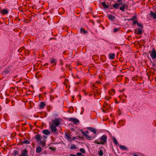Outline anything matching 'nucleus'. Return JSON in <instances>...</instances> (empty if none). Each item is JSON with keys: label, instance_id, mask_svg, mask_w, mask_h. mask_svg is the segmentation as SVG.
<instances>
[{"label": "nucleus", "instance_id": "nucleus-20", "mask_svg": "<svg viewBox=\"0 0 156 156\" xmlns=\"http://www.w3.org/2000/svg\"><path fill=\"white\" fill-rule=\"evenodd\" d=\"M101 4L104 8L108 9V6L105 4V2H102Z\"/></svg>", "mask_w": 156, "mask_h": 156}, {"label": "nucleus", "instance_id": "nucleus-60", "mask_svg": "<svg viewBox=\"0 0 156 156\" xmlns=\"http://www.w3.org/2000/svg\"><path fill=\"white\" fill-rule=\"evenodd\" d=\"M1 154V153L0 152V154Z\"/></svg>", "mask_w": 156, "mask_h": 156}, {"label": "nucleus", "instance_id": "nucleus-19", "mask_svg": "<svg viewBox=\"0 0 156 156\" xmlns=\"http://www.w3.org/2000/svg\"><path fill=\"white\" fill-rule=\"evenodd\" d=\"M80 30L81 33H83L84 34H87L88 32L87 30H85L83 28H81Z\"/></svg>", "mask_w": 156, "mask_h": 156}, {"label": "nucleus", "instance_id": "nucleus-23", "mask_svg": "<svg viewBox=\"0 0 156 156\" xmlns=\"http://www.w3.org/2000/svg\"><path fill=\"white\" fill-rule=\"evenodd\" d=\"M126 7V5L124 4L122 6L120 7L119 8V9L120 10H121L122 12H123L124 11L125 8Z\"/></svg>", "mask_w": 156, "mask_h": 156}, {"label": "nucleus", "instance_id": "nucleus-1", "mask_svg": "<svg viewBox=\"0 0 156 156\" xmlns=\"http://www.w3.org/2000/svg\"><path fill=\"white\" fill-rule=\"evenodd\" d=\"M80 131L81 133L85 136L86 138L88 140H93L94 137V136H90L89 135H88L87 134H86L85 132H84L83 130H80Z\"/></svg>", "mask_w": 156, "mask_h": 156}, {"label": "nucleus", "instance_id": "nucleus-53", "mask_svg": "<svg viewBox=\"0 0 156 156\" xmlns=\"http://www.w3.org/2000/svg\"><path fill=\"white\" fill-rule=\"evenodd\" d=\"M19 156H23L22 155V154H21Z\"/></svg>", "mask_w": 156, "mask_h": 156}, {"label": "nucleus", "instance_id": "nucleus-35", "mask_svg": "<svg viewBox=\"0 0 156 156\" xmlns=\"http://www.w3.org/2000/svg\"><path fill=\"white\" fill-rule=\"evenodd\" d=\"M137 25L138 27H140L141 28V29H142L143 28V26L140 23H137Z\"/></svg>", "mask_w": 156, "mask_h": 156}, {"label": "nucleus", "instance_id": "nucleus-42", "mask_svg": "<svg viewBox=\"0 0 156 156\" xmlns=\"http://www.w3.org/2000/svg\"><path fill=\"white\" fill-rule=\"evenodd\" d=\"M99 94V93L98 92H97V93L95 94H94V96H95L96 97L97 96V95H98Z\"/></svg>", "mask_w": 156, "mask_h": 156}, {"label": "nucleus", "instance_id": "nucleus-9", "mask_svg": "<svg viewBox=\"0 0 156 156\" xmlns=\"http://www.w3.org/2000/svg\"><path fill=\"white\" fill-rule=\"evenodd\" d=\"M35 138L37 141H40L41 139V136L39 134H37L35 136Z\"/></svg>", "mask_w": 156, "mask_h": 156}, {"label": "nucleus", "instance_id": "nucleus-43", "mask_svg": "<svg viewBox=\"0 0 156 156\" xmlns=\"http://www.w3.org/2000/svg\"><path fill=\"white\" fill-rule=\"evenodd\" d=\"M85 133L86 134H89V132L88 131L86 130Z\"/></svg>", "mask_w": 156, "mask_h": 156}, {"label": "nucleus", "instance_id": "nucleus-28", "mask_svg": "<svg viewBox=\"0 0 156 156\" xmlns=\"http://www.w3.org/2000/svg\"><path fill=\"white\" fill-rule=\"evenodd\" d=\"M113 139L114 142L115 144L116 145H119V143L116 139L115 138V137H113Z\"/></svg>", "mask_w": 156, "mask_h": 156}, {"label": "nucleus", "instance_id": "nucleus-27", "mask_svg": "<svg viewBox=\"0 0 156 156\" xmlns=\"http://www.w3.org/2000/svg\"><path fill=\"white\" fill-rule=\"evenodd\" d=\"M70 148L71 150L76 149V147L75 145L72 144L70 146Z\"/></svg>", "mask_w": 156, "mask_h": 156}, {"label": "nucleus", "instance_id": "nucleus-4", "mask_svg": "<svg viewBox=\"0 0 156 156\" xmlns=\"http://www.w3.org/2000/svg\"><path fill=\"white\" fill-rule=\"evenodd\" d=\"M49 125L50 126V129L52 132L55 133L57 131V129L55 126L51 123H49Z\"/></svg>", "mask_w": 156, "mask_h": 156}, {"label": "nucleus", "instance_id": "nucleus-24", "mask_svg": "<svg viewBox=\"0 0 156 156\" xmlns=\"http://www.w3.org/2000/svg\"><path fill=\"white\" fill-rule=\"evenodd\" d=\"M1 12L3 14L5 15L8 13V12L7 10L5 9H3L2 11Z\"/></svg>", "mask_w": 156, "mask_h": 156}, {"label": "nucleus", "instance_id": "nucleus-34", "mask_svg": "<svg viewBox=\"0 0 156 156\" xmlns=\"http://www.w3.org/2000/svg\"><path fill=\"white\" fill-rule=\"evenodd\" d=\"M40 142L41 144H42L43 147H44L45 146V143L44 141H42L41 140L40 141Z\"/></svg>", "mask_w": 156, "mask_h": 156}, {"label": "nucleus", "instance_id": "nucleus-31", "mask_svg": "<svg viewBox=\"0 0 156 156\" xmlns=\"http://www.w3.org/2000/svg\"><path fill=\"white\" fill-rule=\"evenodd\" d=\"M136 19H137V17L136 16H133V17L131 19H129L128 20L132 21V20H134Z\"/></svg>", "mask_w": 156, "mask_h": 156}, {"label": "nucleus", "instance_id": "nucleus-47", "mask_svg": "<svg viewBox=\"0 0 156 156\" xmlns=\"http://www.w3.org/2000/svg\"><path fill=\"white\" fill-rule=\"evenodd\" d=\"M43 138H44L45 139H46V138H47V136H44V135L43 136Z\"/></svg>", "mask_w": 156, "mask_h": 156}, {"label": "nucleus", "instance_id": "nucleus-36", "mask_svg": "<svg viewBox=\"0 0 156 156\" xmlns=\"http://www.w3.org/2000/svg\"><path fill=\"white\" fill-rule=\"evenodd\" d=\"M117 2L119 3L118 4H119L120 5H121L122 4V0H117Z\"/></svg>", "mask_w": 156, "mask_h": 156}, {"label": "nucleus", "instance_id": "nucleus-54", "mask_svg": "<svg viewBox=\"0 0 156 156\" xmlns=\"http://www.w3.org/2000/svg\"><path fill=\"white\" fill-rule=\"evenodd\" d=\"M74 97V96H73V97H72L73 99Z\"/></svg>", "mask_w": 156, "mask_h": 156}, {"label": "nucleus", "instance_id": "nucleus-14", "mask_svg": "<svg viewBox=\"0 0 156 156\" xmlns=\"http://www.w3.org/2000/svg\"><path fill=\"white\" fill-rule=\"evenodd\" d=\"M42 133L46 135H49L50 134L49 131L48 129H44L42 131Z\"/></svg>", "mask_w": 156, "mask_h": 156}, {"label": "nucleus", "instance_id": "nucleus-56", "mask_svg": "<svg viewBox=\"0 0 156 156\" xmlns=\"http://www.w3.org/2000/svg\"><path fill=\"white\" fill-rule=\"evenodd\" d=\"M16 77V76H15L14 78H15V77Z\"/></svg>", "mask_w": 156, "mask_h": 156}, {"label": "nucleus", "instance_id": "nucleus-50", "mask_svg": "<svg viewBox=\"0 0 156 156\" xmlns=\"http://www.w3.org/2000/svg\"><path fill=\"white\" fill-rule=\"evenodd\" d=\"M92 87H95V85H94V84H93V85H92Z\"/></svg>", "mask_w": 156, "mask_h": 156}, {"label": "nucleus", "instance_id": "nucleus-2", "mask_svg": "<svg viewBox=\"0 0 156 156\" xmlns=\"http://www.w3.org/2000/svg\"><path fill=\"white\" fill-rule=\"evenodd\" d=\"M60 118H55L54 120H52L53 124L56 126H58L60 125Z\"/></svg>", "mask_w": 156, "mask_h": 156}, {"label": "nucleus", "instance_id": "nucleus-45", "mask_svg": "<svg viewBox=\"0 0 156 156\" xmlns=\"http://www.w3.org/2000/svg\"><path fill=\"white\" fill-rule=\"evenodd\" d=\"M83 91L84 93L85 94V95H87V93H86V91H85V90H83Z\"/></svg>", "mask_w": 156, "mask_h": 156}, {"label": "nucleus", "instance_id": "nucleus-48", "mask_svg": "<svg viewBox=\"0 0 156 156\" xmlns=\"http://www.w3.org/2000/svg\"><path fill=\"white\" fill-rule=\"evenodd\" d=\"M79 137V138H81V139H83V137H80V136H79V137Z\"/></svg>", "mask_w": 156, "mask_h": 156}, {"label": "nucleus", "instance_id": "nucleus-12", "mask_svg": "<svg viewBox=\"0 0 156 156\" xmlns=\"http://www.w3.org/2000/svg\"><path fill=\"white\" fill-rule=\"evenodd\" d=\"M108 17L110 20L112 21H114L115 19V16L111 15H108Z\"/></svg>", "mask_w": 156, "mask_h": 156}, {"label": "nucleus", "instance_id": "nucleus-15", "mask_svg": "<svg viewBox=\"0 0 156 156\" xmlns=\"http://www.w3.org/2000/svg\"><path fill=\"white\" fill-rule=\"evenodd\" d=\"M109 58L110 59H113L115 57V54L114 53H110L109 55Z\"/></svg>", "mask_w": 156, "mask_h": 156}, {"label": "nucleus", "instance_id": "nucleus-46", "mask_svg": "<svg viewBox=\"0 0 156 156\" xmlns=\"http://www.w3.org/2000/svg\"><path fill=\"white\" fill-rule=\"evenodd\" d=\"M82 108L83 109V110H82V112L81 113V114H82L83 112V111H84V108Z\"/></svg>", "mask_w": 156, "mask_h": 156}, {"label": "nucleus", "instance_id": "nucleus-10", "mask_svg": "<svg viewBox=\"0 0 156 156\" xmlns=\"http://www.w3.org/2000/svg\"><path fill=\"white\" fill-rule=\"evenodd\" d=\"M150 15L154 19H156V12L155 13L153 11H151L150 12Z\"/></svg>", "mask_w": 156, "mask_h": 156}, {"label": "nucleus", "instance_id": "nucleus-58", "mask_svg": "<svg viewBox=\"0 0 156 156\" xmlns=\"http://www.w3.org/2000/svg\"><path fill=\"white\" fill-rule=\"evenodd\" d=\"M79 96H80V97H81V96H80V95H79Z\"/></svg>", "mask_w": 156, "mask_h": 156}, {"label": "nucleus", "instance_id": "nucleus-44", "mask_svg": "<svg viewBox=\"0 0 156 156\" xmlns=\"http://www.w3.org/2000/svg\"><path fill=\"white\" fill-rule=\"evenodd\" d=\"M48 64H48V63H45V64H44V66H47L48 65Z\"/></svg>", "mask_w": 156, "mask_h": 156}, {"label": "nucleus", "instance_id": "nucleus-29", "mask_svg": "<svg viewBox=\"0 0 156 156\" xmlns=\"http://www.w3.org/2000/svg\"><path fill=\"white\" fill-rule=\"evenodd\" d=\"M94 143L97 144H102V145H104L105 144V143H104L103 142H99L97 140H95L94 141Z\"/></svg>", "mask_w": 156, "mask_h": 156}, {"label": "nucleus", "instance_id": "nucleus-11", "mask_svg": "<svg viewBox=\"0 0 156 156\" xmlns=\"http://www.w3.org/2000/svg\"><path fill=\"white\" fill-rule=\"evenodd\" d=\"M27 149H25L21 152V154L23 156H28L27 155Z\"/></svg>", "mask_w": 156, "mask_h": 156}, {"label": "nucleus", "instance_id": "nucleus-38", "mask_svg": "<svg viewBox=\"0 0 156 156\" xmlns=\"http://www.w3.org/2000/svg\"><path fill=\"white\" fill-rule=\"evenodd\" d=\"M119 30V29L118 28H115L114 29L113 31L115 32H116Z\"/></svg>", "mask_w": 156, "mask_h": 156}, {"label": "nucleus", "instance_id": "nucleus-49", "mask_svg": "<svg viewBox=\"0 0 156 156\" xmlns=\"http://www.w3.org/2000/svg\"><path fill=\"white\" fill-rule=\"evenodd\" d=\"M21 50H22V49H20L18 50V51H21Z\"/></svg>", "mask_w": 156, "mask_h": 156}, {"label": "nucleus", "instance_id": "nucleus-30", "mask_svg": "<svg viewBox=\"0 0 156 156\" xmlns=\"http://www.w3.org/2000/svg\"><path fill=\"white\" fill-rule=\"evenodd\" d=\"M99 155L100 156H102L103 154V151L102 150H100L99 151Z\"/></svg>", "mask_w": 156, "mask_h": 156}, {"label": "nucleus", "instance_id": "nucleus-55", "mask_svg": "<svg viewBox=\"0 0 156 156\" xmlns=\"http://www.w3.org/2000/svg\"><path fill=\"white\" fill-rule=\"evenodd\" d=\"M82 156H85V155H82Z\"/></svg>", "mask_w": 156, "mask_h": 156}, {"label": "nucleus", "instance_id": "nucleus-41", "mask_svg": "<svg viewBox=\"0 0 156 156\" xmlns=\"http://www.w3.org/2000/svg\"><path fill=\"white\" fill-rule=\"evenodd\" d=\"M76 154L79 156H81L82 155V154L81 152H78Z\"/></svg>", "mask_w": 156, "mask_h": 156}, {"label": "nucleus", "instance_id": "nucleus-52", "mask_svg": "<svg viewBox=\"0 0 156 156\" xmlns=\"http://www.w3.org/2000/svg\"><path fill=\"white\" fill-rule=\"evenodd\" d=\"M102 111L103 112H106L105 111V110H104L102 109Z\"/></svg>", "mask_w": 156, "mask_h": 156}, {"label": "nucleus", "instance_id": "nucleus-8", "mask_svg": "<svg viewBox=\"0 0 156 156\" xmlns=\"http://www.w3.org/2000/svg\"><path fill=\"white\" fill-rule=\"evenodd\" d=\"M119 147L120 149L122 151L125 150L128 151V148L125 146L120 145L119 146Z\"/></svg>", "mask_w": 156, "mask_h": 156}, {"label": "nucleus", "instance_id": "nucleus-33", "mask_svg": "<svg viewBox=\"0 0 156 156\" xmlns=\"http://www.w3.org/2000/svg\"><path fill=\"white\" fill-rule=\"evenodd\" d=\"M49 149L54 151H55L56 150V148L55 147H49Z\"/></svg>", "mask_w": 156, "mask_h": 156}, {"label": "nucleus", "instance_id": "nucleus-40", "mask_svg": "<svg viewBox=\"0 0 156 156\" xmlns=\"http://www.w3.org/2000/svg\"><path fill=\"white\" fill-rule=\"evenodd\" d=\"M111 98V97L107 96L105 97V100H108Z\"/></svg>", "mask_w": 156, "mask_h": 156}, {"label": "nucleus", "instance_id": "nucleus-59", "mask_svg": "<svg viewBox=\"0 0 156 156\" xmlns=\"http://www.w3.org/2000/svg\"><path fill=\"white\" fill-rule=\"evenodd\" d=\"M79 96H80V97H81V96H80V95H79Z\"/></svg>", "mask_w": 156, "mask_h": 156}, {"label": "nucleus", "instance_id": "nucleus-51", "mask_svg": "<svg viewBox=\"0 0 156 156\" xmlns=\"http://www.w3.org/2000/svg\"><path fill=\"white\" fill-rule=\"evenodd\" d=\"M133 156H139L138 155H136V154H135V155H133Z\"/></svg>", "mask_w": 156, "mask_h": 156}, {"label": "nucleus", "instance_id": "nucleus-3", "mask_svg": "<svg viewBox=\"0 0 156 156\" xmlns=\"http://www.w3.org/2000/svg\"><path fill=\"white\" fill-rule=\"evenodd\" d=\"M68 119L69 121L73 122L75 124H77L79 122V120L75 118H69Z\"/></svg>", "mask_w": 156, "mask_h": 156}, {"label": "nucleus", "instance_id": "nucleus-13", "mask_svg": "<svg viewBox=\"0 0 156 156\" xmlns=\"http://www.w3.org/2000/svg\"><path fill=\"white\" fill-rule=\"evenodd\" d=\"M108 94L109 95H113L115 94V91L114 89H112L108 91Z\"/></svg>", "mask_w": 156, "mask_h": 156}, {"label": "nucleus", "instance_id": "nucleus-57", "mask_svg": "<svg viewBox=\"0 0 156 156\" xmlns=\"http://www.w3.org/2000/svg\"><path fill=\"white\" fill-rule=\"evenodd\" d=\"M73 138L74 139H75V137H73Z\"/></svg>", "mask_w": 156, "mask_h": 156}, {"label": "nucleus", "instance_id": "nucleus-18", "mask_svg": "<svg viewBox=\"0 0 156 156\" xmlns=\"http://www.w3.org/2000/svg\"><path fill=\"white\" fill-rule=\"evenodd\" d=\"M45 105V104L43 102H41L39 105L40 108H44Z\"/></svg>", "mask_w": 156, "mask_h": 156}, {"label": "nucleus", "instance_id": "nucleus-22", "mask_svg": "<svg viewBox=\"0 0 156 156\" xmlns=\"http://www.w3.org/2000/svg\"><path fill=\"white\" fill-rule=\"evenodd\" d=\"M9 71L10 70L9 68L6 69L3 71V73L5 74H7L9 73Z\"/></svg>", "mask_w": 156, "mask_h": 156}, {"label": "nucleus", "instance_id": "nucleus-37", "mask_svg": "<svg viewBox=\"0 0 156 156\" xmlns=\"http://www.w3.org/2000/svg\"><path fill=\"white\" fill-rule=\"evenodd\" d=\"M23 143L24 144H29L30 143V142L27 140H25L23 141Z\"/></svg>", "mask_w": 156, "mask_h": 156}, {"label": "nucleus", "instance_id": "nucleus-16", "mask_svg": "<svg viewBox=\"0 0 156 156\" xmlns=\"http://www.w3.org/2000/svg\"><path fill=\"white\" fill-rule=\"evenodd\" d=\"M87 129H89L90 131L93 132L94 134L96 133V131L95 129L91 127H89L87 128Z\"/></svg>", "mask_w": 156, "mask_h": 156}, {"label": "nucleus", "instance_id": "nucleus-6", "mask_svg": "<svg viewBox=\"0 0 156 156\" xmlns=\"http://www.w3.org/2000/svg\"><path fill=\"white\" fill-rule=\"evenodd\" d=\"M134 31L135 33L137 34H142L143 33L142 30L140 28L135 29Z\"/></svg>", "mask_w": 156, "mask_h": 156}, {"label": "nucleus", "instance_id": "nucleus-32", "mask_svg": "<svg viewBox=\"0 0 156 156\" xmlns=\"http://www.w3.org/2000/svg\"><path fill=\"white\" fill-rule=\"evenodd\" d=\"M80 151L83 153V154L85 153V151L84 148H81L80 149Z\"/></svg>", "mask_w": 156, "mask_h": 156}, {"label": "nucleus", "instance_id": "nucleus-26", "mask_svg": "<svg viewBox=\"0 0 156 156\" xmlns=\"http://www.w3.org/2000/svg\"><path fill=\"white\" fill-rule=\"evenodd\" d=\"M51 63H54V65H56V60L54 58H52L51 60L50 61Z\"/></svg>", "mask_w": 156, "mask_h": 156}, {"label": "nucleus", "instance_id": "nucleus-17", "mask_svg": "<svg viewBox=\"0 0 156 156\" xmlns=\"http://www.w3.org/2000/svg\"><path fill=\"white\" fill-rule=\"evenodd\" d=\"M120 5L118 3H115L112 6L115 9H117L119 8Z\"/></svg>", "mask_w": 156, "mask_h": 156}, {"label": "nucleus", "instance_id": "nucleus-25", "mask_svg": "<svg viewBox=\"0 0 156 156\" xmlns=\"http://www.w3.org/2000/svg\"><path fill=\"white\" fill-rule=\"evenodd\" d=\"M41 148L40 147H38L36 148V152L39 153L41 152Z\"/></svg>", "mask_w": 156, "mask_h": 156}, {"label": "nucleus", "instance_id": "nucleus-39", "mask_svg": "<svg viewBox=\"0 0 156 156\" xmlns=\"http://www.w3.org/2000/svg\"><path fill=\"white\" fill-rule=\"evenodd\" d=\"M137 21L136 20H134L132 23V24L133 25H135L136 24H137Z\"/></svg>", "mask_w": 156, "mask_h": 156}, {"label": "nucleus", "instance_id": "nucleus-7", "mask_svg": "<svg viewBox=\"0 0 156 156\" xmlns=\"http://www.w3.org/2000/svg\"><path fill=\"white\" fill-rule=\"evenodd\" d=\"M107 136L105 135H103L100 138V140L103 141L102 142H103L105 143V142H106L107 141Z\"/></svg>", "mask_w": 156, "mask_h": 156}, {"label": "nucleus", "instance_id": "nucleus-5", "mask_svg": "<svg viewBox=\"0 0 156 156\" xmlns=\"http://www.w3.org/2000/svg\"><path fill=\"white\" fill-rule=\"evenodd\" d=\"M151 56L152 59L156 58V51L155 49H153L151 54Z\"/></svg>", "mask_w": 156, "mask_h": 156}, {"label": "nucleus", "instance_id": "nucleus-21", "mask_svg": "<svg viewBox=\"0 0 156 156\" xmlns=\"http://www.w3.org/2000/svg\"><path fill=\"white\" fill-rule=\"evenodd\" d=\"M66 138L68 140L71 139V137L70 136V135L69 133H66L65 134Z\"/></svg>", "mask_w": 156, "mask_h": 156}]
</instances>
